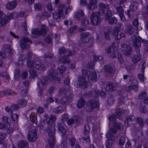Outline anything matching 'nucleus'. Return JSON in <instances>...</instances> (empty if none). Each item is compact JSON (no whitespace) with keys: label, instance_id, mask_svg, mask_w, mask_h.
I'll return each instance as SVG.
<instances>
[{"label":"nucleus","instance_id":"nucleus-1","mask_svg":"<svg viewBox=\"0 0 148 148\" xmlns=\"http://www.w3.org/2000/svg\"><path fill=\"white\" fill-rule=\"evenodd\" d=\"M105 52L109 57L116 58L121 64L123 63V59L122 55L119 53H118L117 51L115 50L114 47L111 46L107 47L105 49Z\"/></svg>","mask_w":148,"mask_h":148},{"label":"nucleus","instance_id":"nucleus-2","mask_svg":"<svg viewBox=\"0 0 148 148\" xmlns=\"http://www.w3.org/2000/svg\"><path fill=\"white\" fill-rule=\"evenodd\" d=\"M48 126L46 130L49 136L48 139V143L51 148L53 147L55 145L56 140L55 139V129L53 126L49 124L47 122Z\"/></svg>","mask_w":148,"mask_h":148},{"label":"nucleus","instance_id":"nucleus-3","mask_svg":"<svg viewBox=\"0 0 148 148\" xmlns=\"http://www.w3.org/2000/svg\"><path fill=\"white\" fill-rule=\"evenodd\" d=\"M101 21L100 14L98 12H92L90 16V23L92 25H97Z\"/></svg>","mask_w":148,"mask_h":148},{"label":"nucleus","instance_id":"nucleus-4","mask_svg":"<svg viewBox=\"0 0 148 148\" xmlns=\"http://www.w3.org/2000/svg\"><path fill=\"white\" fill-rule=\"evenodd\" d=\"M58 75L57 73L54 72L53 70L51 69L48 71L47 77L53 83L58 84L60 83V80L59 78L58 77Z\"/></svg>","mask_w":148,"mask_h":148},{"label":"nucleus","instance_id":"nucleus-5","mask_svg":"<svg viewBox=\"0 0 148 148\" xmlns=\"http://www.w3.org/2000/svg\"><path fill=\"white\" fill-rule=\"evenodd\" d=\"M58 95L60 97H64L69 101L72 99L73 95L69 90L66 91L64 88H62L59 90Z\"/></svg>","mask_w":148,"mask_h":148},{"label":"nucleus","instance_id":"nucleus-6","mask_svg":"<svg viewBox=\"0 0 148 148\" xmlns=\"http://www.w3.org/2000/svg\"><path fill=\"white\" fill-rule=\"evenodd\" d=\"M99 106V104L98 101L91 100L88 101L86 103V110L87 112H90Z\"/></svg>","mask_w":148,"mask_h":148},{"label":"nucleus","instance_id":"nucleus-7","mask_svg":"<svg viewBox=\"0 0 148 148\" xmlns=\"http://www.w3.org/2000/svg\"><path fill=\"white\" fill-rule=\"evenodd\" d=\"M132 41L133 42V45L135 49H136L137 52L140 51V48L141 46V43L140 41L141 38L139 36L136 35H134L131 39Z\"/></svg>","mask_w":148,"mask_h":148},{"label":"nucleus","instance_id":"nucleus-8","mask_svg":"<svg viewBox=\"0 0 148 148\" xmlns=\"http://www.w3.org/2000/svg\"><path fill=\"white\" fill-rule=\"evenodd\" d=\"M77 82V84H74L75 86L84 88L87 87V83L86 78L83 77L81 76L78 77Z\"/></svg>","mask_w":148,"mask_h":148},{"label":"nucleus","instance_id":"nucleus-9","mask_svg":"<svg viewBox=\"0 0 148 148\" xmlns=\"http://www.w3.org/2000/svg\"><path fill=\"white\" fill-rule=\"evenodd\" d=\"M132 48L126 44H122L121 45V50L123 54L126 56H130L132 52Z\"/></svg>","mask_w":148,"mask_h":148},{"label":"nucleus","instance_id":"nucleus-10","mask_svg":"<svg viewBox=\"0 0 148 148\" xmlns=\"http://www.w3.org/2000/svg\"><path fill=\"white\" fill-rule=\"evenodd\" d=\"M79 42L85 44L89 42L91 39V35L89 32H86L82 33L80 35Z\"/></svg>","mask_w":148,"mask_h":148},{"label":"nucleus","instance_id":"nucleus-11","mask_svg":"<svg viewBox=\"0 0 148 148\" xmlns=\"http://www.w3.org/2000/svg\"><path fill=\"white\" fill-rule=\"evenodd\" d=\"M37 131L35 129L29 131L27 135L28 140L31 142L35 141L37 139Z\"/></svg>","mask_w":148,"mask_h":148},{"label":"nucleus","instance_id":"nucleus-12","mask_svg":"<svg viewBox=\"0 0 148 148\" xmlns=\"http://www.w3.org/2000/svg\"><path fill=\"white\" fill-rule=\"evenodd\" d=\"M112 34L115 36L116 40L120 39L122 37L125 38V35L123 33H121L117 27H114L113 30Z\"/></svg>","mask_w":148,"mask_h":148},{"label":"nucleus","instance_id":"nucleus-13","mask_svg":"<svg viewBox=\"0 0 148 148\" xmlns=\"http://www.w3.org/2000/svg\"><path fill=\"white\" fill-rule=\"evenodd\" d=\"M28 42L32 43V41L29 39L23 37L21 39L20 42V46L23 49H29L30 48V46L27 44V42Z\"/></svg>","mask_w":148,"mask_h":148},{"label":"nucleus","instance_id":"nucleus-14","mask_svg":"<svg viewBox=\"0 0 148 148\" xmlns=\"http://www.w3.org/2000/svg\"><path fill=\"white\" fill-rule=\"evenodd\" d=\"M104 68V70L108 73H114L115 71L114 67L112 64H110L105 65Z\"/></svg>","mask_w":148,"mask_h":148},{"label":"nucleus","instance_id":"nucleus-15","mask_svg":"<svg viewBox=\"0 0 148 148\" xmlns=\"http://www.w3.org/2000/svg\"><path fill=\"white\" fill-rule=\"evenodd\" d=\"M0 129H4L6 130L8 134L12 133L13 131V130L10 127V124L8 123L5 124L3 123H0Z\"/></svg>","mask_w":148,"mask_h":148},{"label":"nucleus","instance_id":"nucleus-16","mask_svg":"<svg viewBox=\"0 0 148 148\" xmlns=\"http://www.w3.org/2000/svg\"><path fill=\"white\" fill-rule=\"evenodd\" d=\"M34 68L37 69H40L43 71L45 70L46 69L45 66L42 64L40 61L38 60H35L34 62Z\"/></svg>","mask_w":148,"mask_h":148},{"label":"nucleus","instance_id":"nucleus-17","mask_svg":"<svg viewBox=\"0 0 148 148\" xmlns=\"http://www.w3.org/2000/svg\"><path fill=\"white\" fill-rule=\"evenodd\" d=\"M48 82V78L47 77H42L38 82V86L40 88L46 85Z\"/></svg>","mask_w":148,"mask_h":148},{"label":"nucleus","instance_id":"nucleus-18","mask_svg":"<svg viewBox=\"0 0 148 148\" xmlns=\"http://www.w3.org/2000/svg\"><path fill=\"white\" fill-rule=\"evenodd\" d=\"M97 1L96 0H90V3L87 5L88 9L90 10L94 9L97 8Z\"/></svg>","mask_w":148,"mask_h":148},{"label":"nucleus","instance_id":"nucleus-19","mask_svg":"<svg viewBox=\"0 0 148 148\" xmlns=\"http://www.w3.org/2000/svg\"><path fill=\"white\" fill-rule=\"evenodd\" d=\"M125 30V33L128 35L132 34L134 32V28L130 25H128L126 26Z\"/></svg>","mask_w":148,"mask_h":148},{"label":"nucleus","instance_id":"nucleus-20","mask_svg":"<svg viewBox=\"0 0 148 148\" xmlns=\"http://www.w3.org/2000/svg\"><path fill=\"white\" fill-rule=\"evenodd\" d=\"M105 90L108 92L113 91L116 90V87L111 82L107 83Z\"/></svg>","mask_w":148,"mask_h":148},{"label":"nucleus","instance_id":"nucleus-21","mask_svg":"<svg viewBox=\"0 0 148 148\" xmlns=\"http://www.w3.org/2000/svg\"><path fill=\"white\" fill-rule=\"evenodd\" d=\"M18 146L20 148H27L29 146V144L27 141L21 140L18 142Z\"/></svg>","mask_w":148,"mask_h":148},{"label":"nucleus","instance_id":"nucleus-22","mask_svg":"<svg viewBox=\"0 0 148 148\" xmlns=\"http://www.w3.org/2000/svg\"><path fill=\"white\" fill-rule=\"evenodd\" d=\"M17 4L15 1H11L7 3L5 5L6 9L8 10L14 9L16 6Z\"/></svg>","mask_w":148,"mask_h":148},{"label":"nucleus","instance_id":"nucleus-23","mask_svg":"<svg viewBox=\"0 0 148 148\" xmlns=\"http://www.w3.org/2000/svg\"><path fill=\"white\" fill-rule=\"evenodd\" d=\"M1 51L4 53L5 55L6 53L12 52V50L10 46L7 45H4L1 48Z\"/></svg>","mask_w":148,"mask_h":148},{"label":"nucleus","instance_id":"nucleus-24","mask_svg":"<svg viewBox=\"0 0 148 148\" xmlns=\"http://www.w3.org/2000/svg\"><path fill=\"white\" fill-rule=\"evenodd\" d=\"M85 100L84 98H81L78 100L77 106L78 108H82L85 106Z\"/></svg>","mask_w":148,"mask_h":148},{"label":"nucleus","instance_id":"nucleus-25","mask_svg":"<svg viewBox=\"0 0 148 148\" xmlns=\"http://www.w3.org/2000/svg\"><path fill=\"white\" fill-rule=\"evenodd\" d=\"M10 21V19L8 16H5L3 18H0V26L5 25Z\"/></svg>","mask_w":148,"mask_h":148},{"label":"nucleus","instance_id":"nucleus-26","mask_svg":"<svg viewBox=\"0 0 148 148\" xmlns=\"http://www.w3.org/2000/svg\"><path fill=\"white\" fill-rule=\"evenodd\" d=\"M66 108L65 106H58L55 108L53 112L56 113H61L65 111Z\"/></svg>","mask_w":148,"mask_h":148},{"label":"nucleus","instance_id":"nucleus-27","mask_svg":"<svg viewBox=\"0 0 148 148\" xmlns=\"http://www.w3.org/2000/svg\"><path fill=\"white\" fill-rule=\"evenodd\" d=\"M63 14L62 11L59 12V10H56L53 14V17L55 19H58L60 18Z\"/></svg>","mask_w":148,"mask_h":148},{"label":"nucleus","instance_id":"nucleus-28","mask_svg":"<svg viewBox=\"0 0 148 148\" xmlns=\"http://www.w3.org/2000/svg\"><path fill=\"white\" fill-rule=\"evenodd\" d=\"M88 77L89 79H90L91 80L95 81L97 80V76L95 72L90 71V73H89Z\"/></svg>","mask_w":148,"mask_h":148},{"label":"nucleus","instance_id":"nucleus-29","mask_svg":"<svg viewBox=\"0 0 148 148\" xmlns=\"http://www.w3.org/2000/svg\"><path fill=\"white\" fill-rule=\"evenodd\" d=\"M113 127L116 129L122 130L123 128V125L121 123L114 122L113 123Z\"/></svg>","mask_w":148,"mask_h":148},{"label":"nucleus","instance_id":"nucleus-30","mask_svg":"<svg viewBox=\"0 0 148 148\" xmlns=\"http://www.w3.org/2000/svg\"><path fill=\"white\" fill-rule=\"evenodd\" d=\"M47 28L45 25H42L41 29L39 31V35H45L46 33Z\"/></svg>","mask_w":148,"mask_h":148},{"label":"nucleus","instance_id":"nucleus-31","mask_svg":"<svg viewBox=\"0 0 148 148\" xmlns=\"http://www.w3.org/2000/svg\"><path fill=\"white\" fill-rule=\"evenodd\" d=\"M141 60V56L139 54L134 55L132 58V61L134 64H136Z\"/></svg>","mask_w":148,"mask_h":148},{"label":"nucleus","instance_id":"nucleus-32","mask_svg":"<svg viewBox=\"0 0 148 148\" xmlns=\"http://www.w3.org/2000/svg\"><path fill=\"white\" fill-rule=\"evenodd\" d=\"M32 33L31 37L33 38H35L38 36H39V31L37 29H32Z\"/></svg>","mask_w":148,"mask_h":148},{"label":"nucleus","instance_id":"nucleus-33","mask_svg":"<svg viewBox=\"0 0 148 148\" xmlns=\"http://www.w3.org/2000/svg\"><path fill=\"white\" fill-rule=\"evenodd\" d=\"M90 130V127L89 125L86 124L85 125L84 127V135L87 136L89 133Z\"/></svg>","mask_w":148,"mask_h":148},{"label":"nucleus","instance_id":"nucleus-34","mask_svg":"<svg viewBox=\"0 0 148 148\" xmlns=\"http://www.w3.org/2000/svg\"><path fill=\"white\" fill-rule=\"evenodd\" d=\"M84 15V12L82 10H79L75 14L74 16L75 18L79 19L81 17Z\"/></svg>","mask_w":148,"mask_h":148},{"label":"nucleus","instance_id":"nucleus-35","mask_svg":"<svg viewBox=\"0 0 148 148\" xmlns=\"http://www.w3.org/2000/svg\"><path fill=\"white\" fill-rule=\"evenodd\" d=\"M112 33L110 30H108L104 32V36L106 39L110 40V36H111Z\"/></svg>","mask_w":148,"mask_h":148},{"label":"nucleus","instance_id":"nucleus-36","mask_svg":"<svg viewBox=\"0 0 148 148\" xmlns=\"http://www.w3.org/2000/svg\"><path fill=\"white\" fill-rule=\"evenodd\" d=\"M62 98L59 101V103L61 104L66 105L69 104V101L68 99H66L64 97H61Z\"/></svg>","mask_w":148,"mask_h":148},{"label":"nucleus","instance_id":"nucleus-37","mask_svg":"<svg viewBox=\"0 0 148 148\" xmlns=\"http://www.w3.org/2000/svg\"><path fill=\"white\" fill-rule=\"evenodd\" d=\"M112 16V12L110 10H108L106 12L104 16V19L106 21L108 20Z\"/></svg>","mask_w":148,"mask_h":148},{"label":"nucleus","instance_id":"nucleus-38","mask_svg":"<svg viewBox=\"0 0 148 148\" xmlns=\"http://www.w3.org/2000/svg\"><path fill=\"white\" fill-rule=\"evenodd\" d=\"M8 16L10 19V21L11 19H13L17 18L18 16V13L16 12H14L12 13L8 14V15H5Z\"/></svg>","mask_w":148,"mask_h":148},{"label":"nucleus","instance_id":"nucleus-39","mask_svg":"<svg viewBox=\"0 0 148 148\" xmlns=\"http://www.w3.org/2000/svg\"><path fill=\"white\" fill-rule=\"evenodd\" d=\"M69 142L71 146L73 147L75 145L76 141L75 138L71 137L69 138Z\"/></svg>","mask_w":148,"mask_h":148},{"label":"nucleus","instance_id":"nucleus-40","mask_svg":"<svg viewBox=\"0 0 148 148\" xmlns=\"http://www.w3.org/2000/svg\"><path fill=\"white\" fill-rule=\"evenodd\" d=\"M66 51L64 47H60L58 50V54L61 56H62V55H64V56H65L66 54Z\"/></svg>","mask_w":148,"mask_h":148},{"label":"nucleus","instance_id":"nucleus-41","mask_svg":"<svg viewBox=\"0 0 148 148\" xmlns=\"http://www.w3.org/2000/svg\"><path fill=\"white\" fill-rule=\"evenodd\" d=\"M66 57L65 55L62 57L60 59L61 62L64 63H69L70 62V60L68 57Z\"/></svg>","mask_w":148,"mask_h":148},{"label":"nucleus","instance_id":"nucleus-42","mask_svg":"<svg viewBox=\"0 0 148 148\" xmlns=\"http://www.w3.org/2000/svg\"><path fill=\"white\" fill-rule=\"evenodd\" d=\"M147 95V93L145 91L141 92L138 96V99H140L145 98Z\"/></svg>","mask_w":148,"mask_h":148},{"label":"nucleus","instance_id":"nucleus-43","mask_svg":"<svg viewBox=\"0 0 148 148\" xmlns=\"http://www.w3.org/2000/svg\"><path fill=\"white\" fill-rule=\"evenodd\" d=\"M30 75L32 78H35L37 76V72L35 70H30L29 71Z\"/></svg>","mask_w":148,"mask_h":148},{"label":"nucleus","instance_id":"nucleus-44","mask_svg":"<svg viewBox=\"0 0 148 148\" xmlns=\"http://www.w3.org/2000/svg\"><path fill=\"white\" fill-rule=\"evenodd\" d=\"M17 103H18L21 106L23 107H25L27 105V102L26 101L23 99H22L19 100L17 101Z\"/></svg>","mask_w":148,"mask_h":148},{"label":"nucleus","instance_id":"nucleus-45","mask_svg":"<svg viewBox=\"0 0 148 148\" xmlns=\"http://www.w3.org/2000/svg\"><path fill=\"white\" fill-rule=\"evenodd\" d=\"M136 121L137 123L141 126L143 125L144 122L142 118L140 117H137L136 118Z\"/></svg>","mask_w":148,"mask_h":148},{"label":"nucleus","instance_id":"nucleus-46","mask_svg":"<svg viewBox=\"0 0 148 148\" xmlns=\"http://www.w3.org/2000/svg\"><path fill=\"white\" fill-rule=\"evenodd\" d=\"M19 106L17 104H12L11 106L10 113H12L13 110L15 111L17 110L19 108Z\"/></svg>","mask_w":148,"mask_h":148},{"label":"nucleus","instance_id":"nucleus-47","mask_svg":"<svg viewBox=\"0 0 148 148\" xmlns=\"http://www.w3.org/2000/svg\"><path fill=\"white\" fill-rule=\"evenodd\" d=\"M35 61L28 60L27 64L28 68L29 69L34 68V63Z\"/></svg>","mask_w":148,"mask_h":148},{"label":"nucleus","instance_id":"nucleus-48","mask_svg":"<svg viewBox=\"0 0 148 148\" xmlns=\"http://www.w3.org/2000/svg\"><path fill=\"white\" fill-rule=\"evenodd\" d=\"M135 119V117L133 115H130L128 116L126 119V121H127L128 123L129 122H132L134 121Z\"/></svg>","mask_w":148,"mask_h":148},{"label":"nucleus","instance_id":"nucleus-49","mask_svg":"<svg viewBox=\"0 0 148 148\" xmlns=\"http://www.w3.org/2000/svg\"><path fill=\"white\" fill-rule=\"evenodd\" d=\"M30 121L33 123L37 124V123L36 117L33 114H32L30 116Z\"/></svg>","mask_w":148,"mask_h":148},{"label":"nucleus","instance_id":"nucleus-50","mask_svg":"<svg viewBox=\"0 0 148 148\" xmlns=\"http://www.w3.org/2000/svg\"><path fill=\"white\" fill-rule=\"evenodd\" d=\"M138 3L136 2L132 3L130 6L132 10H136L137 9V6L136 5H138Z\"/></svg>","mask_w":148,"mask_h":148},{"label":"nucleus","instance_id":"nucleus-51","mask_svg":"<svg viewBox=\"0 0 148 148\" xmlns=\"http://www.w3.org/2000/svg\"><path fill=\"white\" fill-rule=\"evenodd\" d=\"M109 20L108 23L110 25H113L117 23V19L114 17H113Z\"/></svg>","mask_w":148,"mask_h":148},{"label":"nucleus","instance_id":"nucleus-52","mask_svg":"<svg viewBox=\"0 0 148 148\" xmlns=\"http://www.w3.org/2000/svg\"><path fill=\"white\" fill-rule=\"evenodd\" d=\"M80 140L83 141L84 143H89L90 141V137L88 135L86 138L84 137H81L80 139Z\"/></svg>","mask_w":148,"mask_h":148},{"label":"nucleus","instance_id":"nucleus-53","mask_svg":"<svg viewBox=\"0 0 148 148\" xmlns=\"http://www.w3.org/2000/svg\"><path fill=\"white\" fill-rule=\"evenodd\" d=\"M123 114V110L121 108H118L116 111V114L118 117L121 116Z\"/></svg>","mask_w":148,"mask_h":148},{"label":"nucleus","instance_id":"nucleus-54","mask_svg":"<svg viewBox=\"0 0 148 148\" xmlns=\"http://www.w3.org/2000/svg\"><path fill=\"white\" fill-rule=\"evenodd\" d=\"M94 60L95 61L99 62L103 60V58L101 56H93Z\"/></svg>","mask_w":148,"mask_h":148},{"label":"nucleus","instance_id":"nucleus-55","mask_svg":"<svg viewBox=\"0 0 148 148\" xmlns=\"http://www.w3.org/2000/svg\"><path fill=\"white\" fill-rule=\"evenodd\" d=\"M115 99L113 96H111L108 98L107 102L110 105H112L114 102Z\"/></svg>","mask_w":148,"mask_h":148},{"label":"nucleus","instance_id":"nucleus-56","mask_svg":"<svg viewBox=\"0 0 148 148\" xmlns=\"http://www.w3.org/2000/svg\"><path fill=\"white\" fill-rule=\"evenodd\" d=\"M113 143V141L111 139H108L107 140L106 145L107 148H110L111 147Z\"/></svg>","mask_w":148,"mask_h":148},{"label":"nucleus","instance_id":"nucleus-57","mask_svg":"<svg viewBox=\"0 0 148 148\" xmlns=\"http://www.w3.org/2000/svg\"><path fill=\"white\" fill-rule=\"evenodd\" d=\"M89 24V21L88 19L85 18L82 19L81 23L82 25L86 26L88 25Z\"/></svg>","mask_w":148,"mask_h":148},{"label":"nucleus","instance_id":"nucleus-58","mask_svg":"<svg viewBox=\"0 0 148 148\" xmlns=\"http://www.w3.org/2000/svg\"><path fill=\"white\" fill-rule=\"evenodd\" d=\"M34 8L36 10H40L42 9V6L39 3H35L34 4Z\"/></svg>","mask_w":148,"mask_h":148},{"label":"nucleus","instance_id":"nucleus-59","mask_svg":"<svg viewBox=\"0 0 148 148\" xmlns=\"http://www.w3.org/2000/svg\"><path fill=\"white\" fill-rule=\"evenodd\" d=\"M126 97H121L118 100V103L120 105H122L125 102L126 100Z\"/></svg>","mask_w":148,"mask_h":148},{"label":"nucleus","instance_id":"nucleus-60","mask_svg":"<svg viewBox=\"0 0 148 148\" xmlns=\"http://www.w3.org/2000/svg\"><path fill=\"white\" fill-rule=\"evenodd\" d=\"M125 137L123 136H122L121 137L119 140V145L120 146H122L124 145V143L125 142Z\"/></svg>","mask_w":148,"mask_h":148},{"label":"nucleus","instance_id":"nucleus-61","mask_svg":"<svg viewBox=\"0 0 148 148\" xmlns=\"http://www.w3.org/2000/svg\"><path fill=\"white\" fill-rule=\"evenodd\" d=\"M0 76L6 79H8L9 77L8 74L6 72H0Z\"/></svg>","mask_w":148,"mask_h":148},{"label":"nucleus","instance_id":"nucleus-62","mask_svg":"<svg viewBox=\"0 0 148 148\" xmlns=\"http://www.w3.org/2000/svg\"><path fill=\"white\" fill-rule=\"evenodd\" d=\"M99 8L106 9L109 8L108 5H106L105 4L101 2L99 4Z\"/></svg>","mask_w":148,"mask_h":148},{"label":"nucleus","instance_id":"nucleus-63","mask_svg":"<svg viewBox=\"0 0 148 148\" xmlns=\"http://www.w3.org/2000/svg\"><path fill=\"white\" fill-rule=\"evenodd\" d=\"M37 112L40 114H42L44 113L45 111L44 108L41 106H39L37 109Z\"/></svg>","mask_w":148,"mask_h":148},{"label":"nucleus","instance_id":"nucleus-64","mask_svg":"<svg viewBox=\"0 0 148 148\" xmlns=\"http://www.w3.org/2000/svg\"><path fill=\"white\" fill-rule=\"evenodd\" d=\"M144 73L142 74H139L138 75V79L141 81L144 82L145 79V77L144 76Z\"/></svg>","mask_w":148,"mask_h":148}]
</instances>
